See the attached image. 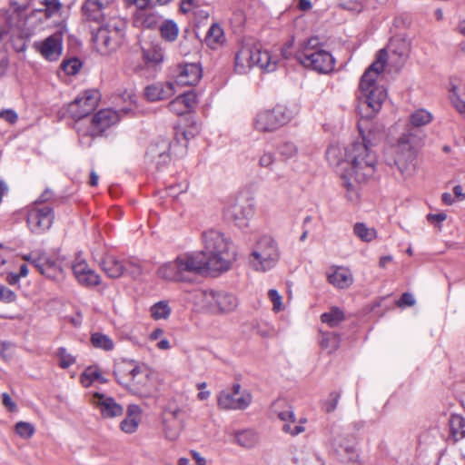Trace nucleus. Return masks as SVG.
I'll use <instances>...</instances> for the list:
<instances>
[{"label": "nucleus", "mask_w": 465, "mask_h": 465, "mask_svg": "<svg viewBox=\"0 0 465 465\" xmlns=\"http://www.w3.org/2000/svg\"><path fill=\"white\" fill-rule=\"evenodd\" d=\"M362 121L359 123L361 140H357L345 148V157L350 170L349 176L354 177L357 183H363L375 173L377 155L374 146L379 143L380 135L370 130L367 134L362 129Z\"/></svg>", "instance_id": "nucleus-1"}, {"label": "nucleus", "mask_w": 465, "mask_h": 465, "mask_svg": "<svg viewBox=\"0 0 465 465\" xmlns=\"http://www.w3.org/2000/svg\"><path fill=\"white\" fill-rule=\"evenodd\" d=\"M431 121V114L424 109H418L411 114V127L400 136L395 145L394 163L402 175L411 176L413 173L416 148L420 145L424 137V134L419 128Z\"/></svg>", "instance_id": "nucleus-2"}, {"label": "nucleus", "mask_w": 465, "mask_h": 465, "mask_svg": "<svg viewBox=\"0 0 465 465\" xmlns=\"http://www.w3.org/2000/svg\"><path fill=\"white\" fill-rule=\"evenodd\" d=\"M387 54L380 51L376 60L362 74L359 84L360 110H365L362 117L371 118L381 108L387 98V91L382 85L376 84L378 75L383 71Z\"/></svg>", "instance_id": "nucleus-3"}, {"label": "nucleus", "mask_w": 465, "mask_h": 465, "mask_svg": "<svg viewBox=\"0 0 465 465\" xmlns=\"http://www.w3.org/2000/svg\"><path fill=\"white\" fill-rule=\"evenodd\" d=\"M114 374L116 381L132 394L145 399L153 396L154 385L147 366L123 360L115 363Z\"/></svg>", "instance_id": "nucleus-4"}, {"label": "nucleus", "mask_w": 465, "mask_h": 465, "mask_svg": "<svg viewBox=\"0 0 465 465\" xmlns=\"http://www.w3.org/2000/svg\"><path fill=\"white\" fill-rule=\"evenodd\" d=\"M203 253L207 263V271L225 272L235 261L236 253L230 239L216 230H208L203 233Z\"/></svg>", "instance_id": "nucleus-5"}, {"label": "nucleus", "mask_w": 465, "mask_h": 465, "mask_svg": "<svg viewBox=\"0 0 465 465\" xmlns=\"http://www.w3.org/2000/svg\"><path fill=\"white\" fill-rule=\"evenodd\" d=\"M277 61L267 51L251 42L244 43L235 54V70L246 74L253 66L267 72L276 69Z\"/></svg>", "instance_id": "nucleus-6"}, {"label": "nucleus", "mask_w": 465, "mask_h": 465, "mask_svg": "<svg viewBox=\"0 0 465 465\" xmlns=\"http://www.w3.org/2000/svg\"><path fill=\"white\" fill-rule=\"evenodd\" d=\"M297 61L304 67L327 74L334 68V59L332 55L320 46L318 37L308 39L296 53Z\"/></svg>", "instance_id": "nucleus-7"}, {"label": "nucleus", "mask_w": 465, "mask_h": 465, "mask_svg": "<svg viewBox=\"0 0 465 465\" xmlns=\"http://www.w3.org/2000/svg\"><path fill=\"white\" fill-rule=\"evenodd\" d=\"M119 121L118 114L111 109H104L95 114L88 125L78 122L75 129L83 145L91 146L92 139L101 135L107 128Z\"/></svg>", "instance_id": "nucleus-8"}, {"label": "nucleus", "mask_w": 465, "mask_h": 465, "mask_svg": "<svg viewBox=\"0 0 465 465\" xmlns=\"http://www.w3.org/2000/svg\"><path fill=\"white\" fill-rule=\"evenodd\" d=\"M93 42L101 54L106 55L115 52L124 40L123 23L110 22L93 32Z\"/></svg>", "instance_id": "nucleus-9"}, {"label": "nucleus", "mask_w": 465, "mask_h": 465, "mask_svg": "<svg viewBox=\"0 0 465 465\" xmlns=\"http://www.w3.org/2000/svg\"><path fill=\"white\" fill-rule=\"evenodd\" d=\"M280 259V250L277 242L270 236H262L256 242L251 254L252 266L260 272L273 268Z\"/></svg>", "instance_id": "nucleus-10"}, {"label": "nucleus", "mask_w": 465, "mask_h": 465, "mask_svg": "<svg viewBox=\"0 0 465 465\" xmlns=\"http://www.w3.org/2000/svg\"><path fill=\"white\" fill-rule=\"evenodd\" d=\"M195 297L202 309L213 313L230 312L238 306L236 296L224 291H199Z\"/></svg>", "instance_id": "nucleus-11"}, {"label": "nucleus", "mask_w": 465, "mask_h": 465, "mask_svg": "<svg viewBox=\"0 0 465 465\" xmlns=\"http://www.w3.org/2000/svg\"><path fill=\"white\" fill-rule=\"evenodd\" d=\"M292 112L284 105L278 104L272 110L260 111L254 117L253 126L261 133H272L291 121Z\"/></svg>", "instance_id": "nucleus-12"}, {"label": "nucleus", "mask_w": 465, "mask_h": 465, "mask_svg": "<svg viewBox=\"0 0 465 465\" xmlns=\"http://www.w3.org/2000/svg\"><path fill=\"white\" fill-rule=\"evenodd\" d=\"M42 275L51 280H60L64 276V272L58 259L46 252H33L25 256Z\"/></svg>", "instance_id": "nucleus-13"}, {"label": "nucleus", "mask_w": 465, "mask_h": 465, "mask_svg": "<svg viewBox=\"0 0 465 465\" xmlns=\"http://www.w3.org/2000/svg\"><path fill=\"white\" fill-rule=\"evenodd\" d=\"M54 220L51 205H30L27 209L26 223L33 233L41 234L50 229Z\"/></svg>", "instance_id": "nucleus-14"}, {"label": "nucleus", "mask_w": 465, "mask_h": 465, "mask_svg": "<svg viewBox=\"0 0 465 465\" xmlns=\"http://www.w3.org/2000/svg\"><path fill=\"white\" fill-rule=\"evenodd\" d=\"M252 397L248 391H242L239 383L232 385V390L222 391L217 397V404L222 410H245Z\"/></svg>", "instance_id": "nucleus-15"}, {"label": "nucleus", "mask_w": 465, "mask_h": 465, "mask_svg": "<svg viewBox=\"0 0 465 465\" xmlns=\"http://www.w3.org/2000/svg\"><path fill=\"white\" fill-rule=\"evenodd\" d=\"M98 101V92L88 90L69 104L67 112L69 115L75 120V124L78 122L85 123L84 117L96 108Z\"/></svg>", "instance_id": "nucleus-16"}, {"label": "nucleus", "mask_w": 465, "mask_h": 465, "mask_svg": "<svg viewBox=\"0 0 465 465\" xmlns=\"http://www.w3.org/2000/svg\"><path fill=\"white\" fill-rule=\"evenodd\" d=\"M179 272L183 282L189 281L190 275L207 270V263L203 254L199 252L184 253L177 257Z\"/></svg>", "instance_id": "nucleus-17"}, {"label": "nucleus", "mask_w": 465, "mask_h": 465, "mask_svg": "<svg viewBox=\"0 0 465 465\" xmlns=\"http://www.w3.org/2000/svg\"><path fill=\"white\" fill-rule=\"evenodd\" d=\"M35 48L46 60L53 62L59 59L63 51V35L55 33L41 42L35 43Z\"/></svg>", "instance_id": "nucleus-18"}, {"label": "nucleus", "mask_w": 465, "mask_h": 465, "mask_svg": "<svg viewBox=\"0 0 465 465\" xmlns=\"http://www.w3.org/2000/svg\"><path fill=\"white\" fill-rule=\"evenodd\" d=\"M387 54V59H391L397 65H401L409 56L411 43L404 36L397 35L391 39L386 49H381Z\"/></svg>", "instance_id": "nucleus-19"}, {"label": "nucleus", "mask_w": 465, "mask_h": 465, "mask_svg": "<svg viewBox=\"0 0 465 465\" xmlns=\"http://www.w3.org/2000/svg\"><path fill=\"white\" fill-rule=\"evenodd\" d=\"M223 214L229 222L240 228H245L252 215V208L248 203H232L226 206Z\"/></svg>", "instance_id": "nucleus-20"}, {"label": "nucleus", "mask_w": 465, "mask_h": 465, "mask_svg": "<svg viewBox=\"0 0 465 465\" xmlns=\"http://www.w3.org/2000/svg\"><path fill=\"white\" fill-rule=\"evenodd\" d=\"M170 142L165 138H158L153 142L146 152V157L154 163L157 168L166 165L170 160Z\"/></svg>", "instance_id": "nucleus-21"}, {"label": "nucleus", "mask_w": 465, "mask_h": 465, "mask_svg": "<svg viewBox=\"0 0 465 465\" xmlns=\"http://www.w3.org/2000/svg\"><path fill=\"white\" fill-rule=\"evenodd\" d=\"M91 401L104 418H114L124 413L123 407L113 397L106 394L94 392Z\"/></svg>", "instance_id": "nucleus-22"}, {"label": "nucleus", "mask_w": 465, "mask_h": 465, "mask_svg": "<svg viewBox=\"0 0 465 465\" xmlns=\"http://www.w3.org/2000/svg\"><path fill=\"white\" fill-rule=\"evenodd\" d=\"M72 270L74 277L82 285L91 287L100 283V276L89 267L84 260H76Z\"/></svg>", "instance_id": "nucleus-23"}, {"label": "nucleus", "mask_w": 465, "mask_h": 465, "mask_svg": "<svg viewBox=\"0 0 465 465\" xmlns=\"http://www.w3.org/2000/svg\"><path fill=\"white\" fill-rule=\"evenodd\" d=\"M201 77L202 70L197 64H184L178 66L175 83L179 85H194Z\"/></svg>", "instance_id": "nucleus-24"}, {"label": "nucleus", "mask_w": 465, "mask_h": 465, "mask_svg": "<svg viewBox=\"0 0 465 465\" xmlns=\"http://www.w3.org/2000/svg\"><path fill=\"white\" fill-rule=\"evenodd\" d=\"M196 94L193 91L186 92L178 95L168 104L171 112L177 115H183L189 113L196 104Z\"/></svg>", "instance_id": "nucleus-25"}, {"label": "nucleus", "mask_w": 465, "mask_h": 465, "mask_svg": "<svg viewBox=\"0 0 465 465\" xmlns=\"http://www.w3.org/2000/svg\"><path fill=\"white\" fill-rule=\"evenodd\" d=\"M174 94V84L170 82L157 83L147 86L144 90L145 97L151 102L167 99Z\"/></svg>", "instance_id": "nucleus-26"}, {"label": "nucleus", "mask_w": 465, "mask_h": 465, "mask_svg": "<svg viewBox=\"0 0 465 465\" xmlns=\"http://www.w3.org/2000/svg\"><path fill=\"white\" fill-rule=\"evenodd\" d=\"M328 282L336 288L347 289L353 282V276L351 271L343 267L331 269L327 272Z\"/></svg>", "instance_id": "nucleus-27"}, {"label": "nucleus", "mask_w": 465, "mask_h": 465, "mask_svg": "<svg viewBox=\"0 0 465 465\" xmlns=\"http://www.w3.org/2000/svg\"><path fill=\"white\" fill-rule=\"evenodd\" d=\"M137 5V10L134 14L136 24H140L147 28L153 27L157 24V16L150 7V2H134Z\"/></svg>", "instance_id": "nucleus-28"}, {"label": "nucleus", "mask_w": 465, "mask_h": 465, "mask_svg": "<svg viewBox=\"0 0 465 465\" xmlns=\"http://www.w3.org/2000/svg\"><path fill=\"white\" fill-rule=\"evenodd\" d=\"M100 266L109 278L116 279L124 273V262L112 254H106L102 259Z\"/></svg>", "instance_id": "nucleus-29"}, {"label": "nucleus", "mask_w": 465, "mask_h": 465, "mask_svg": "<svg viewBox=\"0 0 465 465\" xmlns=\"http://www.w3.org/2000/svg\"><path fill=\"white\" fill-rule=\"evenodd\" d=\"M108 2H84L82 6L83 14L85 19L95 23H101L104 20V9Z\"/></svg>", "instance_id": "nucleus-30"}, {"label": "nucleus", "mask_w": 465, "mask_h": 465, "mask_svg": "<svg viewBox=\"0 0 465 465\" xmlns=\"http://www.w3.org/2000/svg\"><path fill=\"white\" fill-rule=\"evenodd\" d=\"M225 35L222 26L213 23L208 29L204 37V42L208 47L213 50H216L222 47L225 43Z\"/></svg>", "instance_id": "nucleus-31"}, {"label": "nucleus", "mask_w": 465, "mask_h": 465, "mask_svg": "<svg viewBox=\"0 0 465 465\" xmlns=\"http://www.w3.org/2000/svg\"><path fill=\"white\" fill-rule=\"evenodd\" d=\"M157 273L159 277L167 281L183 282V277L179 272L177 258L174 261L162 264Z\"/></svg>", "instance_id": "nucleus-32"}, {"label": "nucleus", "mask_w": 465, "mask_h": 465, "mask_svg": "<svg viewBox=\"0 0 465 465\" xmlns=\"http://www.w3.org/2000/svg\"><path fill=\"white\" fill-rule=\"evenodd\" d=\"M234 439L238 445L245 449L255 447L259 440L258 434L252 430L235 431Z\"/></svg>", "instance_id": "nucleus-33"}, {"label": "nucleus", "mask_w": 465, "mask_h": 465, "mask_svg": "<svg viewBox=\"0 0 465 465\" xmlns=\"http://www.w3.org/2000/svg\"><path fill=\"white\" fill-rule=\"evenodd\" d=\"M450 428L455 440L465 438V419L462 416L458 414L451 415Z\"/></svg>", "instance_id": "nucleus-34"}, {"label": "nucleus", "mask_w": 465, "mask_h": 465, "mask_svg": "<svg viewBox=\"0 0 465 465\" xmlns=\"http://www.w3.org/2000/svg\"><path fill=\"white\" fill-rule=\"evenodd\" d=\"M257 165L261 169H266L268 171H273V165L277 162L276 154L273 151L263 150L259 153L256 156Z\"/></svg>", "instance_id": "nucleus-35"}, {"label": "nucleus", "mask_w": 465, "mask_h": 465, "mask_svg": "<svg viewBox=\"0 0 465 465\" xmlns=\"http://www.w3.org/2000/svg\"><path fill=\"white\" fill-rule=\"evenodd\" d=\"M353 177L349 176L348 173L342 177L343 185L346 188V199L352 204H356L360 201L359 186L352 183Z\"/></svg>", "instance_id": "nucleus-36"}, {"label": "nucleus", "mask_w": 465, "mask_h": 465, "mask_svg": "<svg viewBox=\"0 0 465 465\" xmlns=\"http://www.w3.org/2000/svg\"><path fill=\"white\" fill-rule=\"evenodd\" d=\"M321 347L329 353L337 351L340 346V337L335 332H322L320 340Z\"/></svg>", "instance_id": "nucleus-37"}, {"label": "nucleus", "mask_w": 465, "mask_h": 465, "mask_svg": "<svg viewBox=\"0 0 465 465\" xmlns=\"http://www.w3.org/2000/svg\"><path fill=\"white\" fill-rule=\"evenodd\" d=\"M321 320L323 323L333 328L338 326L344 320V313L338 307H333L329 312L322 313Z\"/></svg>", "instance_id": "nucleus-38"}, {"label": "nucleus", "mask_w": 465, "mask_h": 465, "mask_svg": "<svg viewBox=\"0 0 465 465\" xmlns=\"http://www.w3.org/2000/svg\"><path fill=\"white\" fill-rule=\"evenodd\" d=\"M161 36L169 42L176 40L179 33V28L173 20H165L160 26Z\"/></svg>", "instance_id": "nucleus-39"}, {"label": "nucleus", "mask_w": 465, "mask_h": 465, "mask_svg": "<svg viewBox=\"0 0 465 465\" xmlns=\"http://www.w3.org/2000/svg\"><path fill=\"white\" fill-rule=\"evenodd\" d=\"M326 157L332 165L347 164L345 153H342V150L339 146H330L326 151Z\"/></svg>", "instance_id": "nucleus-40"}, {"label": "nucleus", "mask_w": 465, "mask_h": 465, "mask_svg": "<svg viewBox=\"0 0 465 465\" xmlns=\"http://www.w3.org/2000/svg\"><path fill=\"white\" fill-rule=\"evenodd\" d=\"M91 342L95 348H99L104 351H112L114 347V343L109 336L100 332L93 333L91 336Z\"/></svg>", "instance_id": "nucleus-41"}, {"label": "nucleus", "mask_w": 465, "mask_h": 465, "mask_svg": "<svg viewBox=\"0 0 465 465\" xmlns=\"http://www.w3.org/2000/svg\"><path fill=\"white\" fill-rule=\"evenodd\" d=\"M354 233L364 242H371L376 237V231L373 228L367 227L362 223H358L353 228Z\"/></svg>", "instance_id": "nucleus-42"}, {"label": "nucleus", "mask_w": 465, "mask_h": 465, "mask_svg": "<svg viewBox=\"0 0 465 465\" xmlns=\"http://www.w3.org/2000/svg\"><path fill=\"white\" fill-rule=\"evenodd\" d=\"M152 316L156 319H166L171 313V308L166 302H159L151 307Z\"/></svg>", "instance_id": "nucleus-43"}, {"label": "nucleus", "mask_w": 465, "mask_h": 465, "mask_svg": "<svg viewBox=\"0 0 465 465\" xmlns=\"http://www.w3.org/2000/svg\"><path fill=\"white\" fill-rule=\"evenodd\" d=\"M278 152L282 159L287 161L296 157L299 150L295 143L292 142H284L279 146Z\"/></svg>", "instance_id": "nucleus-44"}, {"label": "nucleus", "mask_w": 465, "mask_h": 465, "mask_svg": "<svg viewBox=\"0 0 465 465\" xmlns=\"http://www.w3.org/2000/svg\"><path fill=\"white\" fill-rule=\"evenodd\" d=\"M101 378V373L96 367H88L81 375L80 381L84 387L88 388L91 384Z\"/></svg>", "instance_id": "nucleus-45"}, {"label": "nucleus", "mask_w": 465, "mask_h": 465, "mask_svg": "<svg viewBox=\"0 0 465 465\" xmlns=\"http://www.w3.org/2000/svg\"><path fill=\"white\" fill-rule=\"evenodd\" d=\"M143 56L147 63L159 64L163 59V52L160 48L150 46L143 48Z\"/></svg>", "instance_id": "nucleus-46"}, {"label": "nucleus", "mask_w": 465, "mask_h": 465, "mask_svg": "<svg viewBox=\"0 0 465 465\" xmlns=\"http://www.w3.org/2000/svg\"><path fill=\"white\" fill-rule=\"evenodd\" d=\"M450 99L456 110L460 114H465V93L459 94L457 87L453 86L450 91Z\"/></svg>", "instance_id": "nucleus-47"}, {"label": "nucleus", "mask_w": 465, "mask_h": 465, "mask_svg": "<svg viewBox=\"0 0 465 465\" xmlns=\"http://www.w3.org/2000/svg\"><path fill=\"white\" fill-rule=\"evenodd\" d=\"M140 422L141 418L125 416L120 423V428L124 433L132 434L137 430Z\"/></svg>", "instance_id": "nucleus-48"}, {"label": "nucleus", "mask_w": 465, "mask_h": 465, "mask_svg": "<svg viewBox=\"0 0 465 465\" xmlns=\"http://www.w3.org/2000/svg\"><path fill=\"white\" fill-rule=\"evenodd\" d=\"M81 65L82 64L79 59L71 58L68 60H64L61 64V68L66 74L74 75L78 73Z\"/></svg>", "instance_id": "nucleus-49"}, {"label": "nucleus", "mask_w": 465, "mask_h": 465, "mask_svg": "<svg viewBox=\"0 0 465 465\" xmlns=\"http://www.w3.org/2000/svg\"><path fill=\"white\" fill-rule=\"evenodd\" d=\"M124 272L128 273L131 277L136 279L139 278L143 274V267L142 265L134 261H127L124 262Z\"/></svg>", "instance_id": "nucleus-50"}, {"label": "nucleus", "mask_w": 465, "mask_h": 465, "mask_svg": "<svg viewBox=\"0 0 465 465\" xmlns=\"http://www.w3.org/2000/svg\"><path fill=\"white\" fill-rule=\"evenodd\" d=\"M55 202V196L50 189L45 190L32 205H50Z\"/></svg>", "instance_id": "nucleus-51"}, {"label": "nucleus", "mask_w": 465, "mask_h": 465, "mask_svg": "<svg viewBox=\"0 0 465 465\" xmlns=\"http://www.w3.org/2000/svg\"><path fill=\"white\" fill-rule=\"evenodd\" d=\"M57 356L60 361L59 365L63 369L68 368L75 361L74 358L71 354L67 353L64 348L58 349Z\"/></svg>", "instance_id": "nucleus-52"}, {"label": "nucleus", "mask_w": 465, "mask_h": 465, "mask_svg": "<svg viewBox=\"0 0 465 465\" xmlns=\"http://www.w3.org/2000/svg\"><path fill=\"white\" fill-rule=\"evenodd\" d=\"M15 431L23 438H30L34 434L35 429L31 423L20 421L15 425Z\"/></svg>", "instance_id": "nucleus-53"}, {"label": "nucleus", "mask_w": 465, "mask_h": 465, "mask_svg": "<svg viewBox=\"0 0 465 465\" xmlns=\"http://www.w3.org/2000/svg\"><path fill=\"white\" fill-rule=\"evenodd\" d=\"M304 430V427L301 423H297L295 420L294 422L290 420L289 422L283 423L282 425V430L292 436H296L303 432Z\"/></svg>", "instance_id": "nucleus-54"}, {"label": "nucleus", "mask_w": 465, "mask_h": 465, "mask_svg": "<svg viewBox=\"0 0 465 465\" xmlns=\"http://www.w3.org/2000/svg\"><path fill=\"white\" fill-rule=\"evenodd\" d=\"M15 345L10 341L0 342V357L4 360H9L12 357Z\"/></svg>", "instance_id": "nucleus-55"}, {"label": "nucleus", "mask_w": 465, "mask_h": 465, "mask_svg": "<svg viewBox=\"0 0 465 465\" xmlns=\"http://www.w3.org/2000/svg\"><path fill=\"white\" fill-rule=\"evenodd\" d=\"M416 303V300L411 293L404 292L402 293L401 299L396 302L398 307H406V306H413Z\"/></svg>", "instance_id": "nucleus-56"}, {"label": "nucleus", "mask_w": 465, "mask_h": 465, "mask_svg": "<svg viewBox=\"0 0 465 465\" xmlns=\"http://www.w3.org/2000/svg\"><path fill=\"white\" fill-rule=\"evenodd\" d=\"M268 296L272 302L273 303V310L274 311H281L282 310V297L279 294V292L276 290H270L268 292Z\"/></svg>", "instance_id": "nucleus-57"}, {"label": "nucleus", "mask_w": 465, "mask_h": 465, "mask_svg": "<svg viewBox=\"0 0 465 465\" xmlns=\"http://www.w3.org/2000/svg\"><path fill=\"white\" fill-rule=\"evenodd\" d=\"M15 293L10 289L0 286V301L5 302H11L15 301Z\"/></svg>", "instance_id": "nucleus-58"}, {"label": "nucleus", "mask_w": 465, "mask_h": 465, "mask_svg": "<svg viewBox=\"0 0 465 465\" xmlns=\"http://www.w3.org/2000/svg\"><path fill=\"white\" fill-rule=\"evenodd\" d=\"M339 6L353 13H359L362 9L361 2H341Z\"/></svg>", "instance_id": "nucleus-59"}, {"label": "nucleus", "mask_w": 465, "mask_h": 465, "mask_svg": "<svg viewBox=\"0 0 465 465\" xmlns=\"http://www.w3.org/2000/svg\"><path fill=\"white\" fill-rule=\"evenodd\" d=\"M45 5L46 17H51L54 13L58 12L61 8L60 2H43Z\"/></svg>", "instance_id": "nucleus-60"}, {"label": "nucleus", "mask_w": 465, "mask_h": 465, "mask_svg": "<svg viewBox=\"0 0 465 465\" xmlns=\"http://www.w3.org/2000/svg\"><path fill=\"white\" fill-rule=\"evenodd\" d=\"M278 417L284 423L289 422L290 420H292V422H294L295 418L292 407H287L285 410L279 411Z\"/></svg>", "instance_id": "nucleus-61"}, {"label": "nucleus", "mask_w": 465, "mask_h": 465, "mask_svg": "<svg viewBox=\"0 0 465 465\" xmlns=\"http://www.w3.org/2000/svg\"><path fill=\"white\" fill-rule=\"evenodd\" d=\"M199 133V127L196 124H193L188 130H184L181 133L183 140L188 142L190 139L193 138Z\"/></svg>", "instance_id": "nucleus-62"}, {"label": "nucleus", "mask_w": 465, "mask_h": 465, "mask_svg": "<svg viewBox=\"0 0 465 465\" xmlns=\"http://www.w3.org/2000/svg\"><path fill=\"white\" fill-rule=\"evenodd\" d=\"M0 117L5 119L6 122H8L10 124L15 123L18 118L17 114L14 110H11V109L3 110L0 113Z\"/></svg>", "instance_id": "nucleus-63"}, {"label": "nucleus", "mask_w": 465, "mask_h": 465, "mask_svg": "<svg viewBox=\"0 0 465 465\" xmlns=\"http://www.w3.org/2000/svg\"><path fill=\"white\" fill-rule=\"evenodd\" d=\"M141 408L136 404H131L127 408L126 416L133 418H141Z\"/></svg>", "instance_id": "nucleus-64"}]
</instances>
